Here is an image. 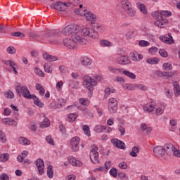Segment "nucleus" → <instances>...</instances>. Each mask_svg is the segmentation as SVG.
I'll return each instance as SVG.
<instances>
[{
    "label": "nucleus",
    "mask_w": 180,
    "mask_h": 180,
    "mask_svg": "<svg viewBox=\"0 0 180 180\" xmlns=\"http://www.w3.org/2000/svg\"><path fill=\"white\" fill-rule=\"evenodd\" d=\"M35 88L37 91H39V95H41V96H43V95H44L46 90L44 89V86H43V85L37 83L35 84Z\"/></svg>",
    "instance_id": "f704fd0d"
},
{
    "label": "nucleus",
    "mask_w": 180,
    "mask_h": 180,
    "mask_svg": "<svg viewBox=\"0 0 180 180\" xmlns=\"http://www.w3.org/2000/svg\"><path fill=\"white\" fill-rule=\"evenodd\" d=\"M120 5L125 11L128 9H130L133 5L131 4V2L129 0H121Z\"/></svg>",
    "instance_id": "412c9836"
},
{
    "label": "nucleus",
    "mask_w": 180,
    "mask_h": 180,
    "mask_svg": "<svg viewBox=\"0 0 180 180\" xmlns=\"http://www.w3.org/2000/svg\"><path fill=\"white\" fill-rule=\"evenodd\" d=\"M68 161L73 167H81L82 165V162L79 160H77V159L73 156L69 157Z\"/></svg>",
    "instance_id": "4be33fe9"
},
{
    "label": "nucleus",
    "mask_w": 180,
    "mask_h": 180,
    "mask_svg": "<svg viewBox=\"0 0 180 180\" xmlns=\"http://www.w3.org/2000/svg\"><path fill=\"white\" fill-rule=\"evenodd\" d=\"M115 61L120 65H129V64H131V60L126 55L117 57Z\"/></svg>",
    "instance_id": "1a4fd4ad"
},
{
    "label": "nucleus",
    "mask_w": 180,
    "mask_h": 180,
    "mask_svg": "<svg viewBox=\"0 0 180 180\" xmlns=\"http://www.w3.org/2000/svg\"><path fill=\"white\" fill-rule=\"evenodd\" d=\"M136 84L124 83L122 84V88L127 91H136Z\"/></svg>",
    "instance_id": "cd10ccee"
},
{
    "label": "nucleus",
    "mask_w": 180,
    "mask_h": 180,
    "mask_svg": "<svg viewBox=\"0 0 180 180\" xmlns=\"http://www.w3.org/2000/svg\"><path fill=\"white\" fill-rule=\"evenodd\" d=\"M78 117V115H77L75 113H70L68 115V122H75V120Z\"/></svg>",
    "instance_id": "de8ad7c7"
},
{
    "label": "nucleus",
    "mask_w": 180,
    "mask_h": 180,
    "mask_svg": "<svg viewBox=\"0 0 180 180\" xmlns=\"http://www.w3.org/2000/svg\"><path fill=\"white\" fill-rule=\"evenodd\" d=\"M162 68H163V70H165V71H172V65L168 62L165 63H163Z\"/></svg>",
    "instance_id": "8fccbe9b"
},
{
    "label": "nucleus",
    "mask_w": 180,
    "mask_h": 180,
    "mask_svg": "<svg viewBox=\"0 0 180 180\" xmlns=\"http://www.w3.org/2000/svg\"><path fill=\"white\" fill-rule=\"evenodd\" d=\"M173 86L175 96L178 97L180 95V86L178 82H173Z\"/></svg>",
    "instance_id": "473e14b6"
},
{
    "label": "nucleus",
    "mask_w": 180,
    "mask_h": 180,
    "mask_svg": "<svg viewBox=\"0 0 180 180\" xmlns=\"http://www.w3.org/2000/svg\"><path fill=\"white\" fill-rule=\"evenodd\" d=\"M15 91L17 94L22 95L23 98H25L26 99H32L33 96V94H30V91H29V89H27V86H16Z\"/></svg>",
    "instance_id": "0eeeda50"
},
{
    "label": "nucleus",
    "mask_w": 180,
    "mask_h": 180,
    "mask_svg": "<svg viewBox=\"0 0 180 180\" xmlns=\"http://www.w3.org/2000/svg\"><path fill=\"white\" fill-rule=\"evenodd\" d=\"M131 58L132 61H135L136 63H139L143 60V55L138 53H131Z\"/></svg>",
    "instance_id": "a878e982"
},
{
    "label": "nucleus",
    "mask_w": 180,
    "mask_h": 180,
    "mask_svg": "<svg viewBox=\"0 0 180 180\" xmlns=\"http://www.w3.org/2000/svg\"><path fill=\"white\" fill-rule=\"evenodd\" d=\"M76 109H79V106H78L77 103H75L74 105H68L67 107V110H68V112H74V110Z\"/></svg>",
    "instance_id": "09e8293b"
},
{
    "label": "nucleus",
    "mask_w": 180,
    "mask_h": 180,
    "mask_svg": "<svg viewBox=\"0 0 180 180\" xmlns=\"http://www.w3.org/2000/svg\"><path fill=\"white\" fill-rule=\"evenodd\" d=\"M152 16L156 19L155 22V26H158V27H165L167 24L168 23V20L167 18H169V16H172V13L169 11H155L152 13Z\"/></svg>",
    "instance_id": "f03ea898"
},
{
    "label": "nucleus",
    "mask_w": 180,
    "mask_h": 180,
    "mask_svg": "<svg viewBox=\"0 0 180 180\" xmlns=\"http://www.w3.org/2000/svg\"><path fill=\"white\" fill-rule=\"evenodd\" d=\"M36 166L39 171V175H43V174H44V161H43V159H37L36 160Z\"/></svg>",
    "instance_id": "dca6fc26"
},
{
    "label": "nucleus",
    "mask_w": 180,
    "mask_h": 180,
    "mask_svg": "<svg viewBox=\"0 0 180 180\" xmlns=\"http://www.w3.org/2000/svg\"><path fill=\"white\" fill-rule=\"evenodd\" d=\"M81 34L84 37H89V39H98V37H99L98 32H96L94 28H91L90 27H83L81 30Z\"/></svg>",
    "instance_id": "39448f33"
},
{
    "label": "nucleus",
    "mask_w": 180,
    "mask_h": 180,
    "mask_svg": "<svg viewBox=\"0 0 180 180\" xmlns=\"http://www.w3.org/2000/svg\"><path fill=\"white\" fill-rule=\"evenodd\" d=\"M155 105L157 103L154 100H151V101L143 106L144 112H147L148 113H151L152 112L155 111Z\"/></svg>",
    "instance_id": "ddd939ff"
},
{
    "label": "nucleus",
    "mask_w": 180,
    "mask_h": 180,
    "mask_svg": "<svg viewBox=\"0 0 180 180\" xmlns=\"http://www.w3.org/2000/svg\"><path fill=\"white\" fill-rule=\"evenodd\" d=\"M108 110L110 113H115L117 110V100L110 98L108 100Z\"/></svg>",
    "instance_id": "9b49d317"
},
{
    "label": "nucleus",
    "mask_w": 180,
    "mask_h": 180,
    "mask_svg": "<svg viewBox=\"0 0 180 180\" xmlns=\"http://www.w3.org/2000/svg\"><path fill=\"white\" fill-rule=\"evenodd\" d=\"M164 150L167 155H172V153L174 152V150H175V146H174V145H172V143H166L165 145Z\"/></svg>",
    "instance_id": "aec40b11"
},
{
    "label": "nucleus",
    "mask_w": 180,
    "mask_h": 180,
    "mask_svg": "<svg viewBox=\"0 0 180 180\" xmlns=\"http://www.w3.org/2000/svg\"><path fill=\"white\" fill-rule=\"evenodd\" d=\"M104 92H105L104 98L105 99H108V98L109 97V95H110V94H115V92H116V90L113 89V87H111V88L107 87L104 90Z\"/></svg>",
    "instance_id": "2f4dec72"
},
{
    "label": "nucleus",
    "mask_w": 180,
    "mask_h": 180,
    "mask_svg": "<svg viewBox=\"0 0 180 180\" xmlns=\"http://www.w3.org/2000/svg\"><path fill=\"white\" fill-rule=\"evenodd\" d=\"M94 27L96 30V32H97V34L98 33H103V32H105V27L101 24H96Z\"/></svg>",
    "instance_id": "c03bdc74"
},
{
    "label": "nucleus",
    "mask_w": 180,
    "mask_h": 180,
    "mask_svg": "<svg viewBox=\"0 0 180 180\" xmlns=\"http://www.w3.org/2000/svg\"><path fill=\"white\" fill-rule=\"evenodd\" d=\"M18 143L20 144H24V146H30V140H29L27 138H25L23 136H21L18 139Z\"/></svg>",
    "instance_id": "e433bc0d"
},
{
    "label": "nucleus",
    "mask_w": 180,
    "mask_h": 180,
    "mask_svg": "<svg viewBox=\"0 0 180 180\" xmlns=\"http://www.w3.org/2000/svg\"><path fill=\"white\" fill-rule=\"evenodd\" d=\"M82 129L86 136H88V137L91 136V130L89 129V127L88 125H84Z\"/></svg>",
    "instance_id": "5fc2aeb1"
},
{
    "label": "nucleus",
    "mask_w": 180,
    "mask_h": 180,
    "mask_svg": "<svg viewBox=\"0 0 180 180\" xmlns=\"http://www.w3.org/2000/svg\"><path fill=\"white\" fill-rule=\"evenodd\" d=\"M110 175H111V176H113V178H116L117 176V169L115 167L110 169Z\"/></svg>",
    "instance_id": "13d9d810"
},
{
    "label": "nucleus",
    "mask_w": 180,
    "mask_h": 180,
    "mask_svg": "<svg viewBox=\"0 0 180 180\" xmlns=\"http://www.w3.org/2000/svg\"><path fill=\"white\" fill-rule=\"evenodd\" d=\"M3 63H5L6 65H9V67H11L15 75H18V65L16 64V63H15V61L11 60H3Z\"/></svg>",
    "instance_id": "a211bd4d"
},
{
    "label": "nucleus",
    "mask_w": 180,
    "mask_h": 180,
    "mask_svg": "<svg viewBox=\"0 0 180 180\" xmlns=\"http://www.w3.org/2000/svg\"><path fill=\"white\" fill-rule=\"evenodd\" d=\"M148 64H150L151 65H154L155 64H158L160 63V59L158 58H150L146 60Z\"/></svg>",
    "instance_id": "4c0bfd02"
},
{
    "label": "nucleus",
    "mask_w": 180,
    "mask_h": 180,
    "mask_svg": "<svg viewBox=\"0 0 180 180\" xmlns=\"http://www.w3.org/2000/svg\"><path fill=\"white\" fill-rule=\"evenodd\" d=\"M108 70L111 74H122L123 68H117L115 66H108Z\"/></svg>",
    "instance_id": "c85d7f7f"
},
{
    "label": "nucleus",
    "mask_w": 180,
    "mask_h": 180,
    "mask_svg": "<svg viewBox=\"0 0 180 180\" xmlns=\"http://www.w3.org/2000/svg\"><path fill=\"white\" fill-rule=\"evenodd\" d=\"M84 17L87 22H91V23L96 22V15L94 14V13L91 11H85L84 13Z\"/></svg>",
    "instance_id": "2eb2a0df"
},
{
    "label": "nucleus",
    "mask_w": 180,
    "mask_h": 180,
    "mask_svg": "<svg viewBox=\"0 0 180 180\" xmlns=\"http://www.w3.org/2000/svg\"><path fill=\"white\" fill-rule=\"evenodd\" d=\"M128 15L131 18L136 16V10L133 8V6L130 7L127 10L125 11Z\"/></svg>",
    "instance_id": "37998d69"
},
{
    "label": "nucleus",
    "mask_w": 180,
    "mask_h": 180,
    "mask_svg": "<svg viewBox=\"0 0 180 180\" xmlns=\"http://www.w3.org/2000/svg\"><path fill=\"white\" fill-rule=\"evenodd\" d=\"M67 103V101L64 98H58L56 100V101L54 103H51L50 105V107L52 109H60L63 108V106H65Z\"/></svg>",
    "instance_id": "f8f14e48"
},
{
    "label": "nucleus",
    "mask_w": 180,
    "mask_h": 180,
    "mask_svg": "<svg viewBox=\"0 0 180 180\" xmlns=\"http://www.w3.org/2000/svg\"><path fill=\"white\" fill-rule=\"evenodd\" d=\"M114 82H119L120 84H124V82H126V80L120 76H117L115 77L114 79Z\"/></svg>",
    "instance_id": "6e6d98bb"
},
{
    "label": "nucleus",
    "mask_w": 180,
    "mask_h": 180,
    "mask_svg": "<svg viewBox=\"0 0 180 180\" xmlns=\"http://www.w3.org/2000/svg\"><path fill=\"white\" fill-rule=\"evenodd\" d=\"M5 96H6V98H8V99H12L13 96H15V94L12 91L8 90L5 93Z\"/></svg>",
    "instance_id": "680f3d73"
},
{
    "label": "nucleus",
    "mask_w": 180,
    "mask_h": 180,
    "mask_svg": "<svg viewBox=\"0 0 180 180\" xmlns=\"http://www.w3.org/2000/svg\"><path fill=\"white\" fill-rule=\"evenodd\" d=\"M153 153L155 157H162V155L165 154V149H164V147L161 146H158L153 148Z\"/></svg>",
    "instance_id": "f3484780"
},
{
    "label": "nucleus",
    "mask_w": 180,
    "mask_h": 180,
    "mask_svg": "<svg viewBox=\"0 0 180 180\" xmlns=\"http://www.w3.org/2000/svg\"><path fill=\"white\" fill-rule=\"evenodd\" d=\"M139 151H140V149L134 146L132 148V150L129 153V155H131V157H137V153H139Z\"/></svg>",
    "instance_id": "3c124183"
},
{
    "label": "nucleus",
    "mask_w": 180,
    "mask_h": 180,
    "mask_svg": "<svg viewBox=\"0 0 180 180\" xmlns=\"http://www.w3.org/2000/svg\"><path fill=\"white\" fill-rule=\"evenodd\" d=\"M150 46V42L146 40H140L139 41V47H148Z\"/></svg>",
    "instance_id": "864d4df0"
},
{
    "label": "nucleus",
    "mask_w": 180,
    "mask_h": 180,
    "mask_svg": "<svg viewBox=\"0 0 180 180\" xmlns=\"http://www.w3.org/2000/svg\"><path fill=\"white\" fill-rule=\"evenodd\" d=\"M2 122L5 123V124H9L10 126H16L18 124L16 121L11 118H4L2 119Z\"/></svg>",
    "instance_id": "72a5a7b5"
},
{
    "label": "nucleus",
    "mask_w": 180,
    "mask_h": 180,
    "mask_svg": "<svg viewBox=\"0 0 180 180\" xmlns=\"http://www.w3.org/2000/svg\"><path fill=\"white\" fill-rule=\"evenodd\" d=\"M136 6L140 11L141 13L143 15H147V13H148V11L147 10V6H146V4L139 2L136 4Z\"/></svg>",
    "instance_id": "b1692460"
},
{
    "label": "nucleus",
    "mask_w": 180,
    "mask_h": 180,
    "mask_svg": "<svg viewBox=\"0 0 180 180\" xmlns=\"http://www.w3.org/2000/svg\"><path fill=\"white\" fill-rule=\"evenodd\" d=\"M104 130H106V127L103 125H96L94 127L96 133H103Z\"/></svg>",
    "instance_id": "79ce46f5"
},
{
    "label": "nucleus",
    "mask_w": 180,
    "mask_h": 180,
    "mask_svg": "<svg viewBox=\"0 0 180 180\" xmlns=\"http://www.w3.org/2000/svg\"><path fill=\"white\" fill-rule=\"evenodd\" d=\"M178 74V70H173L171 72H163L162 78H165V79H169V78H172V77H176Z\"/></svg>",
    "instance_id": "6ab92c4d"
},
{
    "label": "nucleus",
    "mask_w": 180,
    "mask_h": 180,
    "mask_svg": "<svg viewBox=\"0 0 180 180\" xmlns=\"http://www.w3.org/2000/svg\"><path fill=\"white\" fill-rule=\"evenodd\" d=\"M80 63L82 65H91L92 64V59L88 56H82L80 58Z\"/></svg>",
    "instance_id": "393cba45"
},
{
    "label": "nucleus",
    "mask_w": 180,
    "mask_h": 180,
    "mask_svg": "<svg viewBox=\"0 0 180 180\" xmlns=\"http://www.w3.org/2000/svg\"><path fill=\"white\" fill-rule=\"evenodd\" d=\"M93 148L90 151L89 157L93 164H99V153L98 152V148L96 145L92 146Z\"/></svg>",
    "instance_id": "6e6552de"
},
{
    "label": "nucleus",
    "mask_w": 180,
    "mask_h": 180,
    "mask_svg": "<svg viewBox=\"0 0 180 180\" xmlns=\"http://www.w3.org/2000/svg\"><path fill=\"white\" fill-rule=\"evenodd\" d=\"M34 72H35L36 75H38V77H44L45 75H46L44 73V72L41 71V70H39L38 68H34Z\"/></svg>",
    "instance_id": "4d7b16f0"
},
{
    "label": "nucleus",
    "mask_w": 180,
    "mask_h": 180,
    "mask_svg": "<svg viewBox=\"0 0 180 180\" xmlns=\"http://www.w3.org/2000/svg\"><path fill=\"white\" fill-rule=\"evenodd\" d=\"M141 129L142 131H146V134H150L151 133V128L147 127L146 123H142L141 124Z\"/></svg>",
    "instance_id": "ea45409f"
},
{
    "label": "nucleus",
    "mask_w": 180,
    "mask_h": 180,
    "mask_svg": "<svg viewBox=\"0 0 180 180\" xmlns=\"http://www.w3.org/2000/svg\"><path fill=\"white\" fill-rule=\"evenodd\" d=\"M0 141H1V143L6 142V136L5 135V133L2 131V130H0Z\"/></svg>",
    "instance_id": "052dcab7"
},
{
    "label": "nucleus",
    "mask_w": 180,
    "mask_h": 180,
    "mask_svg": "<svg viewBox=\"0 0 180 180\" xmlns=\"http://www.w3.org/2000/svg\"><path fill=\"white\" fill-rule=\"evenodd\" d=\"M46 141L49 144H51V146H54V139L51 137V136H48L46 137Z\"/></svg>",
    "instance_id": "0e129e2a"
},
{
    "label": "nucleus",
    "mask_w": 180,
    "mask_h": 180,
    "mask_svg": "<svg viewBox=\"0 0 180 180\" xmlns=\"http://www.w3.org/2000/svg\"><path fill=\"white\" fill-rule=\"evenodd\" d=\"M80 139L78 136H75L70 139V146L73 153L79 151V141Z\"/></svg>",
    "instance_id": "9d476101"
},
{
    "label": "nucleus",
    "mask_w": 180,
    "mask_h": 180,
    "mask_svg": "<svg viewBox=\"0 0 180 180\" xmlns=\"http://www.w3.org/2000/svg\"><path fill=\"white\" fill-rule=\"evenodd\" d=\"M9 160V154L8 153H4L1 155L0 156V161L1 162H6Z\"/></svg>",
    "instance_id": "603ef678"
},
{
    "label": "nucleus",
    "mask_w": 180,
    "mask_h": 180,
    "mask_svg": "<svg viewBox=\"0 0 180 180\" xmlns=\"http://www.w3.org/2000/svg\"><path fill=\"white\" fill-rule=\"evenodd\" d=\"M71 6V3L68 2V3H63L61 1H57L55 3H53L51 5V8L52 9H56V11H58L59 12H65V11H67L68 8Z\"/></svg>",
    "instance_id": "423d86ee"
},
{
    "label": "nucleus",
    "mask_w": 180,
    "mask_h": 180,
    "mask_svg": "<svg viewBox=\"0 0 180 180\" xmlns=\"http://www.w3.org/2000/svg\"><path fill=\"white\" fill-rule=\"evenodd\" d=\"M136 89H141V91H147L148 87L144 84H136Z\"/></svg>",
    "instance_id": "bf43d9fd"
},
{
    "label": "nucleus",
    "mask_w": 180,
    "mask_h": 180,
    "mask_svg": "<svg viewBox=\"0 0 180 180\" xmlns=\"http://www.w3.org/2000/svg\"><path fill=\"white\" fill-rule=\"evenodd\" d=\"M47 176L51 179L54 176V172L53 170V166L49 165L47 167Z\"/></svg>",
    "instance_id": "a19ab883"
},
{
    "label": "nucleus",
    "mask_w": 180,
    "mask_h": 180,
    "mask_svg": "<svg viewBox=\"0 0 180 180\" xmlns=\"http://www.w3.org/2000/svg\"><path fill=\"white\" fill-rule=\"evenodd\" d=\"M31 99L34 101V103L36 106H38L39 108H43V106H44V103H43L37 96L33 95L32 97H31Z\"/></svg>",
    "instance_id": "7c9ffc66"
},
{
    "label": "nucleus",
    "mask_w": 180,
    "mask_h": 180,
    "mask_svg": "<svg viewBox=\"0 0 180 180\" xmlns=\"http://www.w3.org/2000/svg\"><path fill=\"white\" fill-rule=\"evenodd\" d=\"M79 102L83 106H89V103H90L89 100L88 98H79Z\"/></svg>",
    "instance_id": "a18cd8bd"
},
{
    "label": "nucleus",
    "mask_w": 180,
    "mask_h": 180,
    "mask_svg": "<svg viewBox=\"0 0 180 180\" xmlns=\"http://www.w3.org/2000/svg\"><path fill=\"white\" fill-rule=\"evenodd\" d=\"M79 33V27L77 25H69L62 29V34L65 36H75Z\"/></svg>",
    "instance_id": "20e7f679"
},
{
    "label": "nucleus",
    "mask_w": 180,
    "mask_h": 180,
    "mask_svg": "<svg viewBox=\"0 0 180 180\" xmlns=\"http://www.w3.org/2000/svg\"><path fill=\"white\" fill-rule=\"evenodd\" d=\"M160 41L165 43L166 44H172L174 43V39L172 37L169 36V37L162 35L159 37Z\"/></svg>",
    "instance_id": "5701e85b"
},
{
    "label": "nucleus",
    "mask_w": 180,
    "mask_h": 180,
    "mask_svg": "<svg viewBox=\"0 0 180 180\" xmlns=\"http://www.w3.org/2000/svg\"><path fill=\"white\" fill-rule=\"evenodd\" d=\"M122 74L125 75V77H128V78H130V79H136V75L129 70H124L122 68Z\"/></svg>",
    "instance_id": "c756f323"
},
{
    "label": "nucleus",
    "mask_w": 180,
    "mask_h": 180,
    "mask_svg": "<svg viewBox=\"0 0 180 180\" xmlns=\"http://www.w3.org/2000/svg\"><path fill=\"white\" fill-rule=\"evenodd\" d=\"M30 130L32 131H36L37 130V125L35 124V122H31L30 124Z\"/></svg>",
    "instance_id": "338daca9"
},
{
    "label": "nucleus",
    "mask_w": 180,
    "mask_h": 180,
    "mask_svg": "<svg viewBox=\"0 0 180 180\" xmlns=\"http://www.w3.org/2000/svg\"><path fill=\"white\" fill-rule=\"evenodd\" d=\"M165 94L167 96V98H168L169 99H171V98H172V95H173L172 91H169V89H165Z\"/></svg>",
    "instance_id": "774afa93"
},
{
    "label": "nucleus",
    "mask_w": 180,
    "mask_h": 180,
    "mask_svg": "<svg viewBox=\"0 0 180 180\" xmlns=\"http://www.w3.org/2000/svg\"><path fill=\"white\" fill-rule=\"evenodd\" d=\"M63 85H64V83H63V81H59L57 82L56 89L57 91H60L63 89Z\"/></svg>",
    "instance_id": "e2e57ef3"
},
{
    "label": "nucleus",
    "mask_w": 180,
    "mask_h": 180,
    "mask_svg": "<svg viewBox=\"0 0 180 180\" xmlns=\"http://www.w3.org/2000/svg\"><path fill=\"white\" fill-rule=\"evenodd\" d=\"M44 68L45 72H47L48 74L53 72V68H51V63H46L44 65Z\"/></svg>",
    "instance_id": "49530a36"
},
{
    "label": "nucleus",
    "mask_w": 180,
    "mask_h": 180,
    "mask_svg": "<svg viewBox=\"0 0 180 180\" xmlns=\"http://www.w3.org/2000/svg\"><path fill=\"white\" fill-rule=\"evenodd\" d=\"M82 85L88 91H92L95 89V86L98 85V82L93 77L85 75L83 77Z\"/></svg>",
    "instance_id": "7ed1b4c3"
},
{
    "label": "nucleus",
    "mask_w": 180,
    "mask_h": 180,
    "mask_svg": "<svg viewBox=\"0 0 180 180\" xmlns=\"http://www.w3.org/2000/svg\"><path fill=\"white\" fill-rule=\"evenodd\" d=\"M43 58L44 60H46V61H57L58 60V58L56 56H51L47 53H45L43 54Z\"/></svg>",
    "instance_id": "bb28decb"
},
{
    "label": "nucleus",
    "mask_w": 180,
    "mask_h": 180,
    "mask_svg": "<svg viewBox=\"0 0 180 180\" xmlns=\"http://www.w3.org/2000/svg\"><path fill=\"white\" fill-rule=\"evenodd\" d=\"M78 82L74 80H70L69 85L71 88H77L78 86Z\"/></svg>",
    "instance_id": "69168bd1"
},
{
    "label": "nucleus",
    "mask_w": 180,
    "mask_h": 180,
    "mask_svg": "<svg viewBox=\"0 0 180 180\" xmlns=\"http://www.w3.org/2000/svg\"><path fill=\"white\" fill-rule=\"evenodd\" d=\"M100 46L101 47H112L113 44L106 39H102L100 41Z\"/></svg>",
    "instance_id": "c9c22d12"
},
{
    "label": "nucleus",
    "mask_w": 180,
    "mask_h": 180,
    "mask_svg": "<svg viewBox=\"0 0 180 180\" xmlns=\"http://www.w3.org/2000/svg\"><path fill=\"white\" fill-rule=\"evenodd\" d=\"M111 143L113 144L114 147H117V148H120V150H126V143L122 141H120L117 139H111Z\"/></svg>",
    "instance_id": "4468645a"
},
{
    "label": "nucleus",
    "mask_w": 180,
    "mask_h": 180,
    "mask_svg": "<svg viewBox=\"0 0 180 180\" xmlns=\"http://www.w3.org/2000/svg\"><path fill=\"white\" fill-rule=\"evenodd\" d=\"M49 126L50 120H49V118H44L40 124L41 129H46V127H49Z\"/></svg>",
    "instance_id": "58836bf2"
},
{
    "label": "nucleus",
    "mask_w": 180,
    "mask_h": 180,
    "mask_svg": "<svg viewBox=\"0 0 180 180\" xmlns=\"http://www.w3.org/2000/svg\"><path fill=\"white\" fill-rule=\"evenodd\" d=\"M63 44L69 50H75L78 48V44L81 46H86L88 44V40L82 38L78 34L72 36L71 38H66L63 39Z\"/></svg>",
    "instance_id": "f257e3e1"
}]
</instances>
